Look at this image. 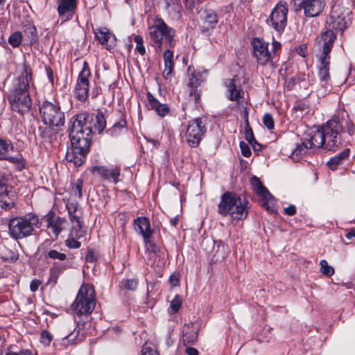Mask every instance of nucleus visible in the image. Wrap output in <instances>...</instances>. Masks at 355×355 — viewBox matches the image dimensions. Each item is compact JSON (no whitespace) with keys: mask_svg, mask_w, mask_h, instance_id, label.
Returning <instances> with one entry per match:
<instances>
[{"mask_svg":"<svg viewBox=\"0 0 355 355\" xmlns=\"http://www.w3.org/2000/svg\"><path fill=\"white\" fill-rule=\"evenodd\" d=\"M349 155V149L346 148L343 152L331 157L327 162L328 166L331 170H336L342 164L343 161Z\"/></svg>","mask_w":355,"mask_h":355,"instance_id":"nucleus-34","label":"nucleus"},{"mask_svg":"<svg viewBox=\"0 0 355 355\" xmlns=\"http://www.w3.org/2000/svg\"><path fill=\"white\" fill-rule=\"evenodd\" d=\"M245 139L252 145L254 146V144H257V141L254 139V134L252 128L248 125L245 129Z\"/></svg>","mask_w":355,"mask_h":355,"instance_id":"nucleus-49","label":"nucleus"},{"mask_svg":"<svg viewBox=\"0 0 355 355\" xmlns=\"http://www.w3.org/2000/svg\"><path fill=\"white\" fill-rule=\"evenodd\" d=\"M92 135L83 128L79 124L77 125L76 122H72L71 127L69 129V137L71 144V148L76 150L89 153Z\"/></svg>","mask_w":355,"mask_h":355,"instance_id":"nucleus-11","label":"nucleus"},{"mask_svg":"<svg viewBox=\"0 0 355 355\" xmlns=\"http://www.w3.org/2000/svg\"><path fill=\"white\" fill-rule=\"evenodd\" d=\"M3 159L15 164L17 169L19 171H21L25 167V160L21 154L17 153L15 156L9 155L7 157H5Z\"/></svg>","mask_w":355,"mask_h":355,"instance_id":"nucleus-38","label":"nucleus"},{"mask_svg":"<svg viewBox=\"0 0 355 355\" xmlns=\"http://www.w3.org/2000/svg\"><path fill=\"white\" fill-rule=\"evenodd\" d=\"M23 40L22 32L15 31L12 33L9 38L8 43L13 47L17 48L20 46Z\"/></svg>","mask_w":355,"mask_h":355,"instance_id":"nucleus-40","label":"nucleus"},{"mask_svg":"<svg viewBox=\"0 0 355 355\" xmlns=\"http://www.w3.org/2000/svg\"><path fill=\"white\" fill-rule=\"evenodd\" d=\"M320 272L327 276L331 277L334 274V269L331 266H329L327 261L326 260H321L320 263Z\"/></svg>","mask_w":355,"mask_h":355,"instance_id":"nucleus-41","label":"nucleus"},{"mask_svg":"<svg viewBox=\"0 0 355 355\" xmlns=\"http://www.w3.org/2000/svg\"><path fill=\"white\" fill-rule=\"evenodd\" d=\"M228 98L232 101H239L243 98V91L241 87L239 80L237 76H234L232 78L228 79L225 82Z\"/></svg>","mask_w":355,"mask_h":355,"instance_id":"nucleus-22","label":"nucleus"},{"mask_svg":"<svg viewBox=\"0 0 355 355\" xmlns=\"http://www.w3.org/2000/svg\"><path fill=\"white\" fill-rule=\"evenodd\" d=\"M125 121L121 120L118 123H116L113 125V126L107 130V132L112 136H116L119 134V131L122 129L125 128Z\"/></svg>","mask_w":355,"mask_h":355,"instance_id":"nucleus-42","label":"nucleus"},{"mask_svg":"<svg viewBox=\"0 0 355 355\" xmlns=\"http://www.w3.org/2000/svg\"><path fill=\"white\" fill-rule=\"evenodd\" d=\"M14 150V146L10 140H6L0 137V157L3 159L5 157L10 155Z\"/></svg>","mask_w":355,"mask_h":355,"instance_id":"nucleus-37","label":"nucleus"},{"mask_svg":"<svg viewBox=\"0 0 355 355\" xmlns=\"http://www.w3.org/2000/svg\"><path fill=\"white\" fill-rule=\"evenodd\" d=\"M333 117L338 118L340 121H342L341 128H342V135L344 132V128H346L347 133L352 136L355 133V125L349 119L348 115L345 112H341L338 114H334Z\"/></svg>","mask_w":355,"mask_h":355,"instance_id":"nucleus-31","label":"nucleus"},{"mask_svg":"<svg viewBox=\"0 0 355 355\" xmlns=\"http://www.w3.org/2000/svg\"><path fill=\"white\" fill-rule=\"evenodd\" d=\"M284 213L288 216H294L296 214V207L293 205H290L284 208Z\"/></svg>","mask_w":355,"mask_h":355,"instance_id":"nucleus-55","label":"nucleus"},{"mask_svg":"<svg viewBox=\"0 0 355 355\" xmlns=\"http://www.w3.org/2000/svg\"><path fill=\"white\" fill-rule=\"evenodd\" d=\"M207 119L205 118H196L189 121L187 125L186 140L191 148L199 146L202 137L207 132Z\"/></svg>","mask_w":355,"mask_h":355,"instance_id":"nucleus-12","label":"nucleus"},{"mask_svg":"<svg viewBox=\"0 0 355 355\" xmlns=\"http://www.w3.org/2000/svg\"><path fill=\"white\" fill-rule=\"evenodd\" d=\"M95 36L107 50H111L116 46V38L115 35L106 28H98L95 31Z\"/></svg>","mask_w":355,"mask_h":355,"instance_id":"nucleus-21","label":"nucleus"},{"mask_svg":"<svg viewBox=\"0 0 355 355\" xmlns=\"http://www.w3.org/2000/svg\"><path fill=\"white\" fill-rule=\"evenodd\" d=\"M96 306L95 291L89 285H83L72 304V309L76 316L87 317L92 313Z\"/></svg>","mask_w":355,"mask_h":355,"instance_id":"nucleus-6","label":"nucleus"},{"mask_svg":"<svg viewBox=\"0 0 355 355\" xmlns=\"http://www.w3.org/2000/svg\"><path fill=\"white\" fill-rule=\"evenodd\" d=\"M44 218L47 222V228L51 230L55 235V239H57L62 230V226L66 222V219L61 217H58L54 219V213L52 211H49Z\"/></svg>","mask_w":355,"mask_h":355,"instance_id":"nucleus-26","label":"nucleus"},{"mask_svg":"<svg viewBox=\"0 0 355 355\" xmlns=\"http://www.w3.org/2000/svg\"><path fill=\"white\" fill-rule=\"evenodd\" d=\"M83 236L82 230H73L69 238L65 241V245L69 248L77 249L80 247V243L77 241Z\"/></svg>","mask_w":355,"mask_h":355,"instance_id":"nucleus-35","label":"nucleus"},{"mask_svg":"<svg viewBox=\"0 0 355 355\" xmlns=\"http://www.w3.org/2000/svg\"><path fill=\"white\" fill-rule=\"evenodd\" d=\"M123 286L129 291H135L138 286V279H127L125 280H123L121 282Z\"/></svg>","mask_w":355,"mask_h":355,"instance_id":"nucleus-43","label":"nucleus"},{"mask_svg":"<svg viewBox=\"0 0 355 355\" xmlns=\"http://www.w3.org/2000/svg\"><path fill=\"white\" fill-rule=\"evenodd\" d=\"M348 11L342 12L340 5H334L327 20V30L322 32L315 40V58L318 62V76L322 87L327 88L330 85V53L336 40L334 31H343L346 28L345 15Z\"/></svg>","mask_w":355,"mask_h":355,"instance_id":"nucleus-1","label":"nucleus"},{"mask_svg":"<svg viewBox=\"0 0 355 355\" xmlns=\"http://www.w3.org/2000/svg\"><path fill=\"white\" fill-rule=\"evenodd\" d=\"M185 352L187 355H199L198 351L194 347H187Z\"/></svg>","mask_w":355,"mask_h":355,"instance_id":"nucleus-59","label":"nucleus"},{"mask_svg":"<svg viewBox=\"0 0 355 355\" xmlns=\"http://www.w3.org/2000/svg\"><path fill=\"white\" fill-rule=\"evenodd\" d=\"M87 153L76 150L73 148L68 150L66 153V160L68 162L73 163L75 166H81L85 161Z\"/></svg>","mask_w":355,"mask_h":355,"instance_id":"nucleus-28","label":"nucleus"},{"mask_svg":"<svg viewBox=\"0 0 355 355\" xmlns=\"http://www.w3.org/2000/svg\"><path fill=\"white\" fill-rule=\"evenodd\" d=\"M170 280H171V284H173L174 286L177 285V284L179 282V279L176 277H174V276L171 277Z\"/></svg>","mask_w":355,"mask_h":355,"instance_id":"nucleus-64","label":"nucleus"},{"mask_svg":"<svg viewBox=\"0 0 355 355\" xmlns=\"http://www.w3.org/2000/svg\"><path fill=\"white\" fill-rule=\"evenodd\" d=\"M85 259L87 262H94L96 260L94 252L89 250L86 254Z\"/></svg>","mask_w":355,"mask_h":355,"instance_id":"nucleus-58","label":"nucleus"},{"mask_svg":"<svg viewBox=\"0 0 355 355\" xmlns=\"http://www.w3.org/2000/svg\"><path fill=\"white\" fill-rule=\"evenodd\" d=\"M251 183L254 191L262 198L261 206L268 211H272V207L270 205V200H273V196L271 193H270L257 177L254 176L252 178Z\"/></svg>","mask_w":355,"mask_h":355,"instance_id":"nucleus-19","label":"nucleus"},{"mask_svg":"<svg viewBox=\"0 0 355 355\" xmlns=\"http://www.w3.org/2000/svg\"><path fill=\"white\" fill-rule=\"evenodd\" d=\"M166 7L168 12L175 17L180 16L182 6L179 0H166Z\"/></svg>","mask_w":355,"mask_h":355,"instance_id":"nucleus-36","label":"nucleus"},{"mask_svg":"<svg viewBox=\"0 0 355 355\" xmlns=\"http://www.w3.org/2000/svg\"><path fill=\"white\" fill-rule=\"evenodd\" d=\"M39 112L42 122L51 128L63 126L65 123L64 113L57 103L44 101L39 105Z\"/></svg>","mask_w":355,"mask_h":355,"instance_id":"nucleus-8","label":"nucleus"},{"mask_svg":"<svg viewBox=\"0 0 355 355\" xmlns=\"http://www.w3.org/2000/svg\"><path fill=\"white\" fill-rule=\"evenodd\" d=\"M42 256L47 263H52L50 268L51 278L54 279L55 282L61 273L70 268L65 262L67 259V254L56 249L47 248L42 252Z\"/></svg>","mask_w":355,"mask_h":355,"instance_id":"nucleus-10","label":"nucleus"},{"mask_svg":"<svg viewBox=\"0 0 355 355\" xmlns=\"http://www.w3.org/2000/svg\"><path fill=\"white\" fill-rule=\"evenodd\" d=\"M41 285V282L38 279H33L30 284V289L33 292H35Z\"/></svg>","mask_w":355,"mask_h":355,"instance_id":"nucleus-56","label":"nucleus"},{"mask_svg":"<svg viewBox=\"0 0 355 355\" xmlns=\"http://www.w3.org/2000/svg\"><path fill=\"white\" fill-rule=\"evenodd\" d=\"M288 8L285 1H279L272 9L269 18L267 19L268 26L277 33H282L287 25V15Z\"/></svg>","mask_w":355,"mask_h":355,"instance_id":"nucleus-13","label":"nucleus"},{"mask_svg":"<svg viewBox=\"0 0 355 355\" xmlns=\"http://www.w3.org/2000/svg\"><path fill=\"white\" fill-rule=\"evenodd\" d=\"M164 53V64H174L173 61V53L168 48Z\"/></svg>","mask_w":355,"mask_h":355,"instance_id":"nucleus-53","label":"nucleus"},{"mask_svg":"<svg viewBox=\"0 0 355 355\" xmlns=\"http://www.w3.org/2000/svg\"><path fill=\"white\" fill-rule=\"evenodd\" d=\"M38 223L39 218L33 213L14 217L9 220V234L16 240L26 238L33 234L35 227H38Z\"/></svg>","mask_w":355,"mask_h":355,"instance_id":"nucleus-5","label":"nucleus"},{"mask_svg":"<svg viewBox=\"0 0 355 355\" xmlns=\"http://www.w3.org/2000/svg\"><path fill=\"white\" fill-rule=\"evenodd\" d=\"M178 223V217H174L170 220V224L173 227H176Z\"/></svg>","mask_w":355,"mask_h":355,"instance_id":"nucleus-63","label":"nucleus"},{"mask_svg":"<svg viewBox=\"0 0 355 355\" xmlns=\"http://www.w3.org/2000/svg\"><path fill=\"white\" fill-rule=\"evenodd\" d=\"M199 327L194 323L187 324L182 330V342L184 345H193L198 338Z\"/></svg>","mask_w":355,"mask_h":355,"instance_id":"nucleus-27","label":"nucleus"},{"mask_svg":"<svg viewBox=\"0 0 355 355\" xmlns=\"http://www.w3.org/2000/svg\"><path fill=\"white\" fill-rule=\"evenodd\" d=\"M268 42L259 37H255L252 41L253 55L259 64L266 65L272 61V55L268 50Z\"/></svg>","mask_w":355,"mask_h":355,"instance_id":"nucleus-16","label":"nucleus"},{"mask_svg":"<svg viewBox=\"0 0 355 355\" xmlns=\"http://www.w3.org/2000/svg\"><path fill=\"white\" fill-rule=\"evenodd\" d=\"M66 207L68 211L69 217L71 223H76V225L73 226V230H76L78 228V230H82L83 228V223L80 220L82 217V210L78 206V203L77 202H69L68 201L66 204Z\"/></svg>","mask_w":355,"mask_h":355,"instance_id":"nucleus-23","label":"nucleus"},{"mask_svg":"<svg viewBox=\"0 0 355 355\" xmlns=\"http://www.w3.org/2000/svg\"><path fill=\"white\" fill-rule=\"evenodd\" d=\"M313 146H310L309 144V140L306 142H303L300 144H297L294 150H292V153L291 154V158L295 161H300L304 155L306 153L307 149L311 148Z\"/></svg>","mask_w":355,"mask_h":355,"instance_id":"nucleus-33","label":"nucleus"},{"mask_svg":"<svg viewBox=\"0 0 355 355\" xmlns=\"http://www.w3.org/2000/svg\"><path fill=\"white\" fill-rule=\"evenodd\" d=\"M173 68L174 64H164V69L163 71L162 75L165 79H169L171 78L173 71Z\"/></svg>","mask_w":355,"mask_h":355,"instance_id":"nucleus-50","label":"nucleus"},{"mask_svg":"<svg viewBox=\"0 0 355 355\" xmlns=\"http://www.w3.org/2000/svg\"><path fill=\"white\" fill-rule=\"evenodd\" d=\"M272 45V48H273V53L275 54V51L280 49L281 44L277 41H273Z\"/></svg>","mask_w":355,"mask_h":355,"instance_id":"nucleus-62","label":"nucleus"},{"mask_svg":"<svg viewBox=\"0 0 355 355\" xmlns=\"http://www.w3.org/2000/svg\"><path fill=\"white\" fill-rule=\"evenodd\" d=\"M58 12L64 20L71 19L77 8L76 0H58Z\"/></svg>","mask_w":355,"mask_h":355,"instance_id":"nucleus-20","label":"nucleus"},{"mask_svg":"<svg viewBox=\"0 0 355 355\" xmlns=\"http://www.w3.org/2000/svg\"><path fill=\"white\" fill-rule=\"evenodd\" d=\"M46 73H47L49 80H50V82L53 83V70L50 67H48V68H46Z\"/></svg>","mask_w":355,"mask_h":355,"instance_id":"nucleus-61","label":"nucleus"},{"mask_svg":"<svg viewBox=\"0 0 355 355\" xmlns=\"http://www.w3.org/2000/svg\"><path fill=\"white\" fill-rule=\"evenodd\" d=\"M189 81V85L192 87L190 92L191 96H194V98L196 102L200 98V95L198 94L197 87L200 85V80L198 77V75L196 74L194 71H191V69L189 67L188 70Z\"/></svg>","mask_w":355,"mask_h":355,"instance_id":"nucleus-32","label":"nucleus"},{"mask_svg":"<svg viewBox=\"0 0 355 355\" xmlns=\"http://www.w3.org/2000/svg\"><path fill=\"white\" fill-rule=\"evenodd\" d=\"M31 75V69L24 64L23 71L14 84L13 89L8 98L12 110L21 115L28 112L32 105L28 92L32 79Z\"/></svg>","mask_w":355,"mask_h":355,"instance_id":"nucleus-3","label":"nucleus"},{"mask_svg":"<svg viewBox=\"0 0 355 355\" xmlns=\"http://www.w3.org/2000/svg\"><path fill=\"white\" fill-rule=\"evenodd\" d=\"M144 241L145 243L146 248L147 250L153 252H156L157 246L152 241H150V239H148V241Z\"/></svg>","mask_w":355,"mask_h":355,"instance_id":"nucleus-54","label":"nucleus"},{"mask_svg":"<svg viewBox=\"0 0 355 355\" xmlns=\"http://www.w3.org/2000/svg\"><path fill=\"white\" fill-rule=\"evenodd\" d=\"M91 76V71L87 62H83V69L79 73L76 85L74 89L76 97L82 102H85L88 98L89 89V78Z\"/></svg>","mask_w":355,"mask_h":355,"instance_id":"nucleus-14","label":"nucleus"},{"mask_svg":"<svg viewBox=\"0 0 355 355\" xmlns=\"http://www.w3.org/2000/svg\"><path fill=\"white\" fill-rule=\"evenodd\" d=\"M6 355H33V354L32 351L27 349H21L17 352H15L10 349H8L6 353Z\"/></svg>","mask_w":355,"mask_h":355,"instance_id":"nucleus-51","label":"nucleus"},{"mask_svg":"<svg viewBox=\"0 0 355 355\" xmlns=\"http://www.w3.org/2000/svg\"><path fill=\"white\" fill-rule=\"evenodd\" d=\"M295 11L303 10L306 17L318 16L325 6L324 0H293Z\"/></svg>","mask_w":355,"mask_h":355,"instance_id":"nucleus-15","label":"nucleus"},{"mask_svg":"<svg viewBox=\"0 0 355 355\" xmlns=\"http://www.w3.org/2000/svg\"><path fill=\"white\" fill-rule=\"evenodd\" d=\"M134 41L137 44L135 50L137 51L141 55L146 53V49L143 44V38L141 35L135 36Z\"/></svg>","mask_w":355,"mask_h":355,"instance_id":"nucleus-45","label":"nucleus"},{"mask_svg":"<svg viewBox=\"0 0 355 355\" xmlns=\"http://www.w3.org/2000/svg\"><path fill=\"white\" fill-rule=\"evenodd\" d=\"M149 35L160 49L163 46L171 48L174 46L175 31L168 26L162 19H157L155 24L149 28Z\"/></svg>","mask_w":355,"mask_h":355,"instance_id":"nucleus-7","label":"nucleus"},{"mask_svg":"<svg viewBox=\"0 0 355 355\" xmlns=\"http://www.w3.org/2000/svg\"><path fill=\"white\" fill-rule=\"evenodd\" d=\"M239 146L242 155L245 157H249L251 155V150L249 146L245 141H241Z\"/></svg>","mask_w":355,"mask_h":355,"instance_id":"nucleus-52","label":"nucleus"},{"mask_svg":"<svg viewBox=\"0 0 355 355\" xmlns=\"http://www.w3.org/2000/svg\"><path fill=\"white\" fill-rule=\"evenodd\" d=\"M8 180L9 175L0 173V206L4 209H10L14 203Z\"/></svg>","mask_w":355,"mask_h":355,"instance_id":"nucleus-17","label":"nucleus"},{"mask_svg":"<svg viewBox=\"0 0 355 355\" xmlns=\"http://www.w3.org/2000/svg\"><path fill=\"white\" fill-rule=\"evenodd\" d=\"M141 355H159L158 352L153 349H151L150 347H144L142 349V354Z\"/></svg>","mask_w":355,"mask_h":355,"instance_id":"nucleus-57","label":"nucleus"},{"mask_svg":"<svg viewBox=\"0 0 355 355\" xmlns=\"http://www.w3.org/2000/svg\"><path fill=\"white\" fill-rule=\"evenodd\" d=\"M249 201L232 191H226L218 205V213L222 216H230L234 220H244L249 209Z\"/></svg>","mask_w":355,"mask_h":355,"instance_id":"nucleus-4","label":"nucleus"},{"mask_svg":"<svg viewBox=\"0 0 355 355\" xmlns=\"http://www.w3.org/2000/svg\"><path fill=\"white\" fill-rule=\"evenodd\" d=\"M53 339V336L47 331H42L40 336V341L44 345H49Z\"/></svg>","mask_w":355,"mask_h":355,"instance_id":"nucleus-48","label":"nucleus"},{"mask_svg":"<svg viewBox=\"0 0 355 355\" xmlns=\"http://www.w3.org/2000/svg\"><path fill=\"white\" fill-rule=\"evenodd\" d=\"M339 120L332 116L320 126L309 139L310 146L322 148L329 151H335L340 147L343 144L342 121Z\"/></svg>","mask_w":355,"mask_h":355,"instance_id":"nucleus-2","label":"nucleus"},{"mask_svg":"<svg viewBox=\"0 0 355 355\" xmlns=\"http://www.w3.org/2000/svg\"><path fill=\"white\" fill-rule=\"evenodd\" d=\"M90 171L101 177L103 180H106L114 184L120 182V168L118 167L107 168L105 166H92Z\"/></svg>","mask_w":355,"mask_h":355,"instance_id":"nucleus-18","label":"nucleus"},{"mask_svg":"<svg viewBox=\"0 0 355 355\" xmlns=\"http://www.w3.org/2000/svg\"><path fill=\"white\" fill-rule=\"evenodd\" d=\"M73 118L77 125L79 124L83 126V128L90 135L95 132L101 133L106 126L105 117L101 112L96 114L83 112L76 114Z\"/></svg>","mask_w":355,"mask_h":355,"instance_id":"nucleus-9","label":"nucleus"},{"mask_svg":"<svg viewBox=\"0 0 355 355\" xmlns=\"http://www.w3.org/2000/svg\"><path fill=\"white\" fill-rule=\"evenodd\" d=\"M171 308L173 312L176 313L178 311L182 306V298L180 295H177L171 302Z\"/></svg>","mask_w":355,"mask_h":355,"instance_id":"nucleus-47","label":"nucleus"},{"mask_svg":"<svg viewBox=\"0 0 355 355\" xmlns=\"http://www.w3.org/2000/svg\"><path fill=\"white\" fill-rule=\"evenodd\" d=\"M84 323L77 321L76 327L69 334L65 336L62 340V345L64 347L73 345L80 343L84 338L85 333L81 330V327Z\"/></svg>","mask_w":355,"mask_h":355,"instance_id":"nucleus-25","label":"nucleus"},{"mask_svg":"<svg viewBox=\"0 0 355 355\" xmlns=\"http://www.w3.org/2000/svg\"><path fill=\"white\" fill-rule=\"evenodd\" d=\"M135 230L143 236L144 241L150 239L153 231L151 230L149 220L146 217H137L134 220Z\"/></svg>","mask_w":355,"mask_h":355,"instance_id":"nucleus-24","label":"nucleus"},{"mask_svg":"<svg viewBox=\"0 0 355 355\" xmlns=\"http://www.w3.org/2000/svg\"><path fill=\"white\" fill-rule=\"evenodd\" d=\"M83 186V180L81 179H78L72 187L71 192H72L73 195L78 197L79 198H81L83 196V193H82Z\"/></svg>","mask_w":355,"mask_h":355,"instance_id":"nucleus-44","label":"nucleus"},{"mask_svg":"<svg viewBox=\"0 0 355 355\" xmlns=\"http://www.w3.org/2000/svg\"><path fill=\"white\" fill-rule=\"evenodd\" d=\"M147 97L151 109L154 110L159 116L164 117L168 114L169 107L166 104L160 103L150 92H148Z\"/></svg>","mask_w":355,"mask_h":355,"instance_id":"nucleus-29","label":"nucleus"},{"mask_svg":"<svg viewBox=\"0 0 355 355\" xmlns=\"http://www.w3.org/2000/svg\"><path fill=\"white\" fill-rule=\"evenodd\" d=\"M204 20L205 24L208 27L213 28L218 22V17L216 12L212 10H205Z\"/></svg>","mask_w":355,"mask_h":355,"instance_id":"nucleus-39","label":"nucleus"},{"mask_svg":"<svg viewBox=\"0 0 355 355\" xmlns=\"http://www.w3.org/2000/svg\"><path fill=\"white\" fill-rule=\"evenodd\" d=\"M345 236L347 239L349 240H352L354 238H355V228H352L350 230H349L346 234Z\"/></svg>","mask_w":355,"mask_h":355,"instance_id":"nucleus-60","label":"nucleus"},{"mask_svg":"<svg viewBox=\"0 0 355 355\" xmlns=\"http://www.w3.org/2000/svg\"><path fill=\"white\" fill-rule=\"evenodd\" d=\"M263 123L268 130H272L275 127L272 116L268 113L265 114L263 117Z\"/></svg>","mask_w":355,"mask_h":355,"instance_id":"nucleus-46","label":"nucleus"},{"mask_svg":"<svg viewBox=\"0 0 355 355\" xmlns=\"http://www.w3.org/2000/svg\"><path fill=\"white\" fill-rule=\"evenodd\" d=\"M23 40L27 44L33 45L37 41V33L35 26L28 24L24 26L22 30Z\"/></svg>","mask_w":355,"mask_h":355,"instance_id":"nucleus-30","label":"nucleus"}]
</instances>
